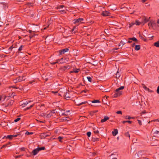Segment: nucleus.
I'll return each instance as SVG.
<instances>
[{
  "instance_id": "38",
  "label": "nucleus",
  "mask_w": 159,
  "mask_h": 159,
  "mask_svg": "<svg viewBox=\"0 0 159 159\" xmlns=\"http://www.w3.org/2000/svg\"><path fill=\"white\" fill-rule=\"evenodd\" d=\"M125 135L126 137H128L129 138L130 137V134H129V132H127L125 133Z\"/></svg>"
},
{
  "instance_id": "24",
  "label": "nucleus",
  "mask_w": 159,
  "mask_h": 159,
  "mask_svg": "<svg viewBox=\"0 0 159 159\" xmlns=\"http://www.w3.org/2000/svg\"><path fill=\"white\" fill-rule=\"evenodd\" d=\"M24 47V46L22 45H21L18 49V52H20Z\"/></svg>"
},
{
  "instance_id": "30",
  "label": "nucleus",
  "mask_w": 159,
  "mask_h": 159,
  "mask_svg": "<svg viewBox=\"0 0 159 159\" xmlns=\"http://www.w3.org/2000/svg\"><path fill=\"white\" fill-rule=\"evenodd\" d=\"M34 106V104L31 105L30 106V107H27L25 109H24V110L26 111L28 110H29L30 109H31L32 107Z\"/></svg>"
},
{
  "instance_id": "59",
  "label": "nucleus",
  "mask_w": 159,
  "mask_h": 159,
  "mask_svg": "<svg viewBox=\"0 0 159 159\" xmlns=\"http://www.w3.org/2000/svg\"><path fill=\"white\" fill-rule=\"evenodd\" d=\"M157 93H159V86H158L157 88Z\"/></svg>"
},
{
  "instance_id": "37",
  "label": "nucleus",
  "mask_w": 159,
  "mask_h": 159,
  "mask_svg": "<svg viewBox=\"0 0 159 159\" xmlns=\"http://www.w3.org/2000/svg\"><path fill=\"white\" fill-rule=\"evenodd\" d=\"M152 24V27L154 25H156V23L155 22V21H153V20H151Z\"/></svg>"
},
{
  "instance_id": "42",
  "label": "nucleus",
  "mask_w": 159,
  "mask_h": 159,
  "mask_svg": "<svg viewBox=\"0 0 159 159\" xmlns=\"http://www.w3.org/2000/svg\"><path fill=\"white\" fill-rule=\"evenodd\" d=\"M33 134V133L32 132H29L28 131H27L25 133V134H27V135L32 134Z\"/></svg>"
},
{
  "instance_id": "49",
  "label": "nucleus",
  "mask_w": 159,
  "mask_h": 159,
  "mask_svg": "<svg viewBox=\"0 0 159 159\" xmlns=\"http://www.w3.org/2000/svg\"><path fill=\"white\" fill-rule=\"evenodd\" d=\"M63 138L61 136H59L58 138V139L60 142H61V140Z\"/></svg>"
},
{
  "instance_id": "5",
  "label": "nucleus",
  "mask_w": 159,
  "mask_h": 159,
  "mask_svg": "<svg viewBox=\"0 0 159 159\" xmlns=\"http://www.w3.org/2000/svg\"><path fill=\"white\" fill-rule=\"evenodd\" d=\"M50 136V135L48 133H42L40 134V137L41 138H45Z\"/></svg>"
},
{
  "instance_id": "11",
  "label": "nucleus",
  "mask_w": 159,
  "mask_h": 159,
  "mask_svg": "<svg viewBox=\"0 0 159 159\" xmlns=\"http://www.w3.org/2000/svg\"><path fill=\"white\" fill-rule=\"evenodd\" d=\"M112 135L113 136H115L118 133V130L116 129H114V131L112 132Z\"/></svg>"
},
{
  "instance_id": "63",
  "label": "nucleus",
  "mask_w": 159,
  "mask_h": 159,
  "mask_svg": "<svg viewBox=\"0 0 159 159\" xmlns=\"http://www.w3.org/2000/svg\"><path fill=\"white\" fill-rule=\"evenodd\" d=\"M5 53L6 54H9L10 53V52L8 50H7V51H6Z\"/></svg>"
},
{
  "instance_id": "60",
  "label": "nucleus",
  "mask_w": 159,
  "mask_h": 159,
  "mask_svg": "<svg viewBox=\"0 0 159 159\" xmlns=\"http://www.w3.org/2000/svg\"><path fill=\"white\" fill-rule=\"evenodd\" d=\"M88 90H82V91H81V92L82 93H83V92H84L85 93H86Z\"/></svg>"
},
{
  "instance_id": "35",
  "label": "nucleus",
  "mask_w": 159,
  "mask_h": 159,
  "mask_svg": "<svg viewBox=\"0 0 159 159\" xmlns=\"http://www.w3.org/2000/svg\"><path fill=\"white\" fill-rule=\"evenodd\" d=\"M97 112H98V110H96V111H92L90 112V114L91 115L93 116V115L94 113H96Z\"/></svg>"
},
{
  "instance_id": "47",
  "label": "nucleus",
  "mask_w": 159,
  "mask_h": 159,
  "mask_svg": "<svg viewBox=\"0 0 159 159\" xmlns=\"http://www.w3.org/2000/svg\"><path fill=\"white\" fill-rule=\"evenodd\" d=\"M148 25L149 27H152V24L151 20H150V22L148 24Z\"/></svg>"
},
{
  "instance_id": "9",
  "label": "nucleus",
  "mask_w": 159,
  "mask_h": 159,
  "mask_svg": "<svg viewBox=\"0 0 159 159\" xmlns=\"http://www.w3.org/2000/svg\"><path fill=\"white\" fill-rule=\"evenodd\" d=\"M39 152L37 148L34 150H33L32 152V154L33 155H36Z\"/></svg>"
},
{
  "instance_id": "48",
  "label": "nucleus",
  "mask_w": 159,
  "mask_h": 159,
  "mask_svg": "<svg viewBox=\"0 0 159 159\" xmlns=\"http://www.w3.org/2000/svg\"><path fill=\"white\" fill-rule=\"evenodd\" d=\"M93 129L94 130V133H95V134H98L99 133V132L98 131V130H95V129Z\"/></svg>"
},
{
  "instance_id": "2",
  "label": "nucleus",
  "mask_w": 159,
  "mask_h": 159,
  "mask_svg": "<svg viewBox=\"0 0 159 159\" xmlns=\"http://www.w3.org/2000/svg\"><path fill=\"white\" fill-rule=\"evenodd\" d=\"M69 59L68 57H64L61 58L59 61L60 63H64L67 62Z\"/></svg>"
},
{
  "instance_id": "14",
  "label": "nucleus",
  "mask_w": 159,
  "mask_h": 159,
  "mask_svg": "<svg viewBox=\"0 0 159 159\" xmlns=\"http://www.w3.org/2000/svg\"><path fill=\"white\" fill-rule=\"evenodd\" d=\"M154 136L159 138V131L156 130L153 133Z\"/></svg>"
},
{
  "instance_id": "21",
  "label": "nucleus",
  "mask_w": 159,
  "mask_h": 159,
  "mask_svg": "<svg viewBox=\"0 0 159 159\" xmlns=\"http://www.w3.org/2000/svg\"><path fill=\"white\" fill-rule=\"evenodd\" d=\"M142 23H143V22H140L139 20H136L135 21V24L136 25H139L140 24H142Z\"/></svg>"
},
{
  "instance_id": "32",
  "label": "nucleus",
  "mask_w": 159,
  "mask_h": 159,
  "mask_svg": "<svg viewBox=\"0 0 159 159\" xmlns=\"http://www.w3.org/2000/svg\"><path fill=\"white\" fill-rule=\"evenodd\" d=\"M143 20L144 22L143 23V25L145 23L148 22L149 21V19H147L146 18L144 17L143 18Z\"/></svg>"
},
{
  "instance_id": "31",
  "label": "nucleus",
  "mask_w": 159,
  "mask_h": 159,
  "mask_svg": "<svg viewBox=\"0 0 159 159\" xmlns=\"http://www.w3.org/2000/svg\"><path fill=\"white\" fill-rule=\"evenodd\" d=\"M99 140V138H93L92 140L93 142L98 141Z\"/></svg>"
},
{
  "instance_id": "27",
  "label": "nucleus",
  "mask_w": 159,
  "mask_h": 159,
  "mask_svg": "<svg viewBox=\"0 0 159 159\" xmlns=\"http://www.w3.org/2000/svg\"><path fill=\"white\" fill-rule=\"evenodd\" d=\"M132 121L130 120H124L122 121V123L124 124L125 123H128L129 124H131Z\"/></svg>"
},
{
  "instance_id": "34",
  "label": "nucleus",
  "mask_w": 159,
  "mask_h": 159,
  "mask_svg": "<svg viewBox=\"0 0 159 159\" xmlns=\"http://www.w3.org/2000/svg\"><path fill=\"white\" fill-rule=\"evenodd\" d=\"M35 35V34H30L29 36L30 39H31V38L34 37Z\"/></svg>"
},
{
  "instance_id": "6",
  "label": "nucleus",
  "mask_w": 159,
  "mask_h": 159,
  "mask_svg": "<svg viewBox=\"0 0 159 159\" xmlns=\"http://www.w3.org/2000/svg\"><path fill=\"white\" fill-rule=\"evenodd\" d=\"M110 13L107 11H103L101 14L104 16H110Z\"/></svg>"
},
{
  "instance_id": "29",
  "label": "nucleus",
  "mask_w": 159,
  "mask_h": 159,
  "mask_svg": "<svg viewBox=\"0 0 159 159\" xmlns=\"http://www.w3.org/2000/svg\"><path fill=\"white\" fill-rule=\"evenodd\" d=\"M92 103H99L100 101L98 100H94L91 101Z\"/></svg>"
},
{
  "instance_id": "8",
  "label": "nucleus",
  "mask_w": 159,
  "mask_h": 159,
  "mask_svg": "<svg viewBox=\"0 0 159 159\" xmlns=\"http://www.w3.org/2000/svg\"><path fill=\"white\" fill-rule=\"evenodd\" d=\"M129 39L132 40V41L135 42L136 43H139V41L134 37L129 38Z\"/></svg>"
},
{
  "instance_id": "52",
  "label": "nucleus",
  "mask_w": 159,
  "mask_h": 159,
  "mask_svg": "<svg viewBox=\"0 0 159 159\" xmlns=\"http://www.w3.org/2000/svg\"><path fill=\"white\" fill-rule=\"evenodd\" d=\"M66 94L65 95V98L66 99H67V98H70V97H69V96H66Z\"/></svg>"
},
{
  "instance_id": "25",
  "label": "nucleus",
  "mask_w": 159,
  "mask_h": 159,
  "mask_svg": "<svg viewBox=\"0 0 159 159\" xmlns=\"http://www.w3.org/2000/svg\"><path fill=\"white\" fill-rule=\"evenodd\" d=\"M7 139H11L13 138V135H10L7 136L6 137Z\"/></svg>"
},
{
  "instance_id": "61",
  "label": "nucleus",
  "mask_w": 159,
  "mask_h": 159,
  "mask_svg": "<svg viewBox=\"0 0 159 159\" xmlns=\"http://www.w3.org/2000/svg\"><path fill=\"white\" fill-rule=\"evenodd\" d=\"M14 81L15 83H17V82H18V79H17V78L16 79L14 80Z\"/></svg>"
},
{
  "instance_id": "46",
  "label": "nucleus",
  "mask_w": 159,
  "mask_h": 159,
  "mask_svg": "<svg viewBox=\"0 0 159 159\" xmlns=\"http://www.w3.org/2000/svg\"><path fill=\"white\" fill-rule=\"evenodd\" d=\"M61 116H67L68 115V114H66V113H61Z\"/></svg>"
},
{
  "instance_id": "36",
  "label": "nucleus",
  "mask_w": 159,
  "mask_h": 159,
  "mask_svg": "<svg viewBox=\"0 0 159 159\" xmlns=\"http://www.w3.org/2000/svg\"><path fill=\"white\" fill-rule=\"evenodd\" d=\"M125 118L126 119H129V120H130L131 119H134V117H130L129 116H126L125 117Z\"/></svg>"
},
{
  "instance_id": "28",
  "label": "nucleus",
  "mask_w": 159,
  "mask_h": 159,
  "mask_svg": "<svg viewBox=\"0 0 159 159\" xmlns=\"http://www.w3.org/2000/svg\"><path fill=\"white\" fill-rule=\"evenodd\" d=\"M15 47L13 46V45H12L11 46H10L8 49V50L9 51H10V52L12 51V49L14 48H15Z\"/></svg>"
},
{
  "instance_id": "43",
  "label": "nucleus",
  "mask_w": 159,
  "mask_h": 159,
  "mask_svg": "<svg viewBox=\"0 0 159 159\" xmlns=\"http://www.w3.org/2000/svg\"><path fill=\"white\" fill-rule=\"evenodd\" d=\"M87 79L89 81V82H91L92 81V79L90 77H87Z\"/></svg>"
},
{
  "instance_id": "39",
  "label": "nucleus",
  "mask_w": 159,
  "mask_h": 159,
  "mask_svg": "<svg viewBox=\"0 0 159 159\" xmlns=\"http://www.w3.org/2000/svg\"><path fill=\"white\" fill-rule=\"evenodd\" d=\"M135 24V23H131L130 24H129V28H130L131 27H132V26L134 25Z\"/></svg>"
},
{
  "instance_id": "54",
  "label": "nucleus",
  "mask_w": 159,
  "mask_h": 159,
  "mask_svg": "<svg viewBox=\"0 0 159 159\" xmlns=\"http://www.w3.org/2000/svg\"><path fill=\"white\" fill-rule=\"evenodd\" d=\"M116 113L118 114H122V112L121 111H118Z\"/></svg>"
},
{
  "instance_id": "64",
  "label": "nucleus",
  "mask_w": 159,
  "mask_h": 159,
  "mask_svg": "<svg viewBox=\"0 0 159 159\" xmlns=\"http://www.w3.org/2000/svg\"><path fill=\"white\" fill-rule=\"evenodd\" d=\"M20 134H16V135H13V137H16L18 136V135H19Z\"/></svg>"
},
{
  "instance_id": "19",
  "label": "nucleus",
  "mask_w": 159,
  "mask_h": 159,
  "mask_svg": "<svg viewBox=\"0 0 159 159\" xmlns=\"http://www.w3.org/2000/svg\"><path fill=\"white\" fill-rule=\"evenodd\" d=\"M80 69H76L75 70H74L73 71H70V73L74 72L76 73H77L78 72Z\"/></svg>"
},
{
  "instance_id": "56",
  "label": "nucleus",
  "mask_w": 159,
  "mask_h": 159,
  "mask_svg": "<svg viewBox=\"0 0 159 159\" xmlns=\"http://www.w3.org/2000/svg\"><path fill=\"white\" fill-rule=\"evenodd\" d=\"M15 93H12L10 95V96L11 97H13L15 95Z\"/></svg>"
},
{
  "instance_id": "41",
  "label": "nucleus",
  "mask_w": 159,
  "mask_h": 159,
  "mask_svg": "<svg viewBox=\"0 0 159 159\" xmlns=\"http://www.w3.org/2000/svg\"><path fill=\"white\" fill-rule=\"evenodd\" d=\"M40 115H41V116H43V117H46L47 114L45 113H42V114H41Z\"/></svg>"
},
{
  "instance_id": "57",
  "label": "nucleus",
  "mask_w": 159,
  "mask_h": 159,
  "mask_svg": "<svg viewBox=\"0 0 159 159\" xmlns=\"http://www.w3.org/2000/svg\"><path fill=\"white\" fill-rule=\"evenodd\" d=\"M25 148H20V150L22 151H24L25 150Z\"/></svg>"
},
{
  "instance_id": "3",
  "label": "nucleus",
  "mask_w": 159,
  "mask_h": 159,
  "mask_svg": "<svg viewBox=\"0 0 159 159\" xmlns=\"http://www.w3.org/2000/svg\"><path fill=\"white\" fill-rule=\"evenodd\" d=\"M69 51L68 48H65V49L61 50L59 51V55H62L64 54L65 53L68 52Z\"/></svg>"
},
{
  "instance_id": "45",
  "label": "nucleus",
  "mask_w": 159,
  "mask_h": 159,
  "mask_svg": "<svg viewBox=\"0 0 159 159\" xmlns=\"http://www.w3.org/2000/svg\"><path fill=\"white\" fill-rule=\"evenodd\" d=\"M116 77H118L119 78L120 76V74H119V72H118V71L116 73Z\"/></svg>"
},
{
  "instance_id": "40",
  "label": "nucleus",
  "mask_w": 159,
  "mask_h": 159,
  "mask_svg": "<svg viewBox=\"0 0 159 159\" xmlns=\"http://www.w3.org/2000/svg\"><path fill=\"white\" fill-rule=\"evenodd\" d=\"M91 132H90V131H89V132H87V135L89 137H90V136L91 135Z\"/></svg>"
},
{
  "instance_id": "58",
  "label": "nucleus",
  "mask_w": 159,
  "mask_h": 159,
  "mask_svg": "<svg viewBox=\"0 0 159 159\" xmlns=\"http://www.w3.org/2000/svg\"><path fill=\"white\" fill-rule=\"evenodd\" d=\"M125 43H124L123 41H121L120 43H121L122 45V46H123V45Z\"/></svg>"
},
{
  "instance_id": "15",
  "label": "nucleus",
  "mask_w": 159,
  "mask_h": 159,
  "mask_svg": "<svg viewBox=\"0 0 159 159\" xmlns=\"http://www.w3.org/2000/svg\"><path fill=\"white\" fill-rule=\"evenodd\" d=\"M24 76H19L18 77H17V78L18 79V81H21L23 80H25V79H24Z\"/></svg>"
},
{
  "instance_id": "33",
  "label": "nucleus",
  "mask_w": 159,
  "mask_h": 159,
  "mask_svg": "<svg viewBox=\"0 0 159 159\" xmlns=\"http://www.w3.org/2000/svg\"><path fill=\"white\" fill-rule=\"evenodd\" d=\"M142 85L143 86V87L144 89L145 90H149V88H148L144 84H142Z\"/></svg>"
},
{
  "instance_id": "13",
  "label": "nucleus",
  "mask_w": 159,
  "mask_h": 159,
  "mask_svg": "<svg viewBox=\"0 0 159 159\" xmlns=\"http://www.w3.org/2000/svg\"><path fill=\"white\" fill-rule=\"evenodd\" d=\"M120 95H121L120 93H117L116 92L112 96L113 97V98H116L119 97Z\"/></svg>"
},
{
  "instance_id": "62",
  "label": "nucleus",
  "mask_w": 159,
  "mask_h": 159,
  "mask_svg": "<svg viewBox=\"0 0 159 159\" xmlns=\"http://www.w3.org/2000/svg\"><path fill=\"white\" fill-rule=\"evenodd\" d=\"M139 37L141 38V39L142 40H144V37L142 36L141 35H139Z\"/></svg>"
},
{
  "instance_id": "10",
  "label": "nucleus",
  "mask_w": 159,
  "mask_h": 159,
  "mask_svg": "<svg viewBox=\"0 0 159 159\" xmlns=\"http://www.w3.org/2000/svg\"><path fill=\"white\" fill-rule=\"evenodd\" d=\"M109 119V118L106 116H104V118L102 119L101 120V122L102 123L106 121L107 120H108Z\"/></svg>"
},
{
  "instance_id": "16",
  "label": "nucleus",
  "mask_w": 159,
  "mask_h": 159,
  "mask_svg": "<svg viewBox=\"0 0 159 159\" xmlns=\"http://www.w3.org/2000/svg\"><path fill=\"white\" fill-rule=\"evenodd\" d=\"M135 50L138 51L140 49V46L139 45H136L135 46Z\"/></svg>"
},
{
  "instance_id": "22",
  "label": "nucleus",
  "mask_w": 159,
  "mask_h": 159,
  "mask_svg": "<svg viewBox=\"0 0 159 159\" xmlns=\"http://www.w3.org/2000/svg\"><path fill=\"white\" fill-rule=\"evenodd\" d=\"M11 142H9L8 143H7L5 144H4V145H3L1 147V148L2 149V148H5L6 147H7L8 145H9V144H11Z\"/></svg>"
},
{
  "instance_id": "55",
  "label": "nucleus",
  "mask_w": 159,
  "mask_h": 159,
  "mask_svg": "<svg viewBox=\"0 0 159 159\" xmlns=\"http://www.w3.org/2000/svg\"><path fill=\"white\" fill-rule=\"evenodd\" d=\"M23 155H19V156H16V157H15V158H19V157H21V156H23Z\"/></svg>"
},
{
  "instance_id": "26",
  "label": "nucleus",
  "mask_w": 159,
  "mask_h": 159,
  "mask_svg": "<svg viewBox=\"0 0 159 159\" xmlns=\"http://www.w3.org/2000/svg\"><path fill=\"white\" fill-rule=\"evenodd\" d=\"M52 116V113L51 112H49V114H47L46 117L47 118H50Z\"/></svg>"
},
{
  "instance_id": "17",
  "label": "nucleus",
  "mask_w": 159,
  "mask_h": 159,
  "mask_svg": "<svg viewBox=\"0 0 159 159\" xmlns=\"http://www.w3.org/2000/svg\"><path fill=\"white\" fill-rule=\"evenodd\" d=\"M30 101H29V102H25L23 103L22 104V107H25L27 105V104L29 103V102H30Z\"/></svg>"
},
{
  "instance_id": "44",
  "label": "nucleus",
  "mask_w": 159,
  "mask_h": 159,
  "mask_svg": "<svg viewBox=\"0 0 159 159\" xmlns=\"http://www.w3.org/2000/svg\"><path fill=\"white\" fill-rule=\"evenodd\" d=\"M20 118H18L14 120V122H18V121H19V120H20Z\"/></svg>"
},
{
  "instance_id": "1",
  "label": "nucleus",
  "mask_w": 159,
  "mask_h": 159,
  "mask_svg": "<svg viewBox=\"0 0 159 159\" xmlns=\"http://www.w3.org/2000/svg\"><path fill=\"white\" fill-rule=\"evenodd\" d=\"M70 67L69 66L66 65L64 66L61 67L60 68V70L61 72H63L66 71L67 70L70 69Z\"/></svg>"
},
{
  "instance_id": "4",
  "label": "nucleus",
  "mask_w": 159,
  "mask_h": 159,
  "mask_svg": "<svg viewBox=\"0 0 159 159\" xmlns=\"http://www.w3.org/2000/svg\"><path fill=\"white\" fill-rule=\"evenodd\" d=\"M124 86H122L119 88H118L116 89V92L117 93H120V95L122 94V91H120V90H122L124 89Z\"/></svg>"
},
{
  "instance_id": "18",
  "label": "nucleus",
  "mask_w": 159,
  "mask_h": 159,
  "mask_svg": "<svg viewBox=\"0 0 159 159\" xmlns=\"http://www.w3.org/2000/svg\"><path fill=\"white\" fill-rule=\"evenodd\" d=\"M154 45L157 47L159 48V41L154 43Z\"/></svg>"
},
{
  "instance_id": "23",
  "label": "nucleus",
  "mask_w": 159,
  "mask_h": 159,
  "mask_svg": "<svg viewBox=\"0 0 159 159\" xmlns=\"http://www.w3.org/2000/svg\"><path fill=\"white\" fill-rule=\"evenodd\" d=\"M39 152L42 150H44L45 149V148L44 147H38L37 148Z\"/></svg>"
},
{
  "instance_id": "50",
  "label": "nucleus",
  "mask_w": 159,
  "mask_h": 159,
  "mask_svg": "<svg viewBox=\"0 0 159 159\" xmlns=\"http://www.w3.org/2000/svg\"><path fill=\"white\" fill-rule=\"evenodd\" d=\"M102 91L104 92H108L110 91V90L108 89H104Z\"/></svg>"
},
{
  "instance_id": "20",
  "label": "nucleus",
  "mask_w": 159,
  "mask_h": 159,
  "mask_svg": "<svg viewBox=\"0 0 159 159\" xmlns=\"http://www.w3.org/2000/svg\"><path fill=\"white\" fill-rule=\"evenodd\" d=\"M87 103V101L84 102H82L80 103H77V104H76V105H77L78 106H80L81 105H83V104H86V103Z\"/></svg>"
},
{
  "instance_id": "7",
  "label": "nucleus",
  "mask_w": 159,
  "mask_h": 159,
  "mask_svg": "<svg viewBox=\"0 0 159 159\" xmlns=\"http://www.w3.org/2000/svg\"><path fill=\"white\" fill-rule=\"evenodd\" d=\"M84 19L83 18H78L77 19H75L74 20V23L75 24L80 22H81V21L83 20Z\"/></svg>"
},
{
  "instance_id": "51",
  "label": "nucleus",
  "mask_w": 159,
  "mask_h": 159,
  "mask_svg": "<svg viewBox=\"0 0 159 159\" xmlns=\"http://www.w3.org/2000/svg\"><path fill=\"white\" fill-rule=\"evenodd\" d=\"M137 120L138 121V123L139 124V125H141L142 124L141 121L140 120Z\"/></svg>"
},
{
  "instance_id": "12",
  "label": "nucleus",
  "mask_w": 159,
  "mask_h": 159,
  "mask_svg": "<svg viewBox=\"0 0 159 159\" xmlns=\"http://www.w3.org/2000/svg\"><path fill=\"white\" fill-rule=\"evenodd\" d=\"M14 100H10L7 103V105L6 106V107H8L9 106H11L14 103Z\"/></svg>"
},
{
  "instance_id": "53",
  "label": "nucleus",
  "mask_w": 159,
  "mask_h": 159,
  "mask_svg": "<svg viewBox=\"0 0 159 159\" xmlns=\"http://www.w3.org/2000/svg\"><path fill=\"white\" fill-rule=\"evenodd\" d=\"M64 6L63 5H60L59 7H58V9H60L61 8H62L63 7H64Z\"/></svg>"
}]
</instances>
